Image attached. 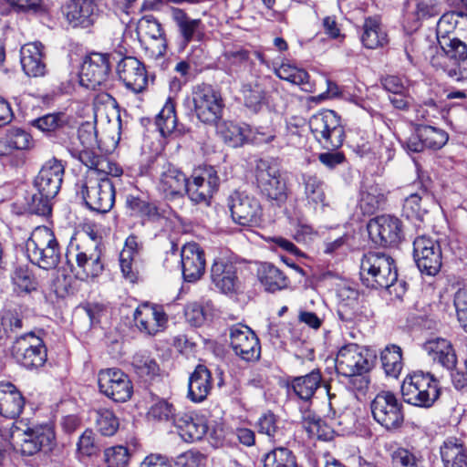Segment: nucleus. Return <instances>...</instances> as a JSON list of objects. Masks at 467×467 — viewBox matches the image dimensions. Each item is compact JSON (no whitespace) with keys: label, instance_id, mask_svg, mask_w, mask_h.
I'll return each mask as SVG.
<instances>
[{"label":"nucleus","instance_id":"obj_1","mask_svg":"<svg viewBox=\"0 0 467 467\" xmlns=\"http://www.w3.org/2000/svg\"><path fill=\"white\" fill-rule=\"evenodd\" d=\"M76 159L88 168L78 193L92 211L106 213L115 203V186L110 177H119L123 170L108 158L90 150L73 152Z\"/></svg>","mask_w":467,"mask_h":467},{"label":"nucleus","instance_id":"obj_2","mask_svg":"<svg viewBox=\"0 0 467 467\" xmlns=\"http://www.w3.org/2000/svg\"><path fill=\"white\" fill-rule=\"evenodd\" d=\"M439 45L441 50L432 56V67L444 71L458 82L467 81V42L457 36L442 38Z\"/></svg>","mask_w":467,"mask_h":467},{"label":"nucleus","instance_id":"obj_3","mask_svg":"<svg viewBox=\"0 0 467 467\" xmlns=\"http://www.w3.org/2000/svg\"><path fill=\"white\" fill-rule=\"evenodd\" d=\"M25 248L29 261L40 268L53 269L60 261L58 242L47 226L36 227L26 240Z\"/></svg>","mask_w":467,"mask_h":467},{"label":"nucleus","instance_id":"obj_4","mask_svg":"<svg viewBox=\"0 0 467 467\" xmlns=\"http://www.w3.org/2000/svg\"><path fill=\"white\" fill-rule=\"evenodd\" d=\"M398 278L394 260L382 253L366 254L360 264V279L367 287L389 288Z\"/></svg>","mask_w":467,"mask_h":467},{"label":"nucleus","instance_id":"obj_5","mask_svg":"<svg viewBox=\"0 0 467 467\" xmlns=\"http://www.w3.org/2000/svg\"><path fill=\"white\" fill-rule=\"evenodd\" d=\"M401 394L404 401L409 404L430 408L440 396L439 384L430 373L413 372L403 379Z\"/></svg>","mask_w":467,"mask_h":467},{"label":"nucleus","instance_id":"obj_6","mask_svg":"<svg viewBox=\"0 0 467 467\" xmlns=\"http://www.w3.org/2000/svg\"><path fill=\"white\" fill-rule=\"evenodd\" d=\"M308 125L316 140L324 148H338L342 145L344 129L335 111L323 110L313 115Z\"/></svg>","mask_w":467,"mask_h":467},{"label":"nucleus","instance_id":"obj_7","mask_svg":"<svg viewBox=\"0 0 467 467\" xmlns=\"http://www.w3.org/2000/svg\"><path fill=\"white\" fill-rule=\"evenodd\" d=\"M231 217L236 224L258 226L263 220V209L257 198L244 192L235 191L227 200Z\"/></svg>","mask_w":467,"mask_h":467},{"label":"nucleus","instance_id":"obj_8","mask_svg":"<svg viewBox=\"0 0 467 467\" xmlns=\"http://www.w3.org/2000/svg\"><path fill=\"white\" fill-rule=\"evenodd\" d=\"M12 355L26 368H37L47 361V348L43 340L34 333L25 334L16 339Z\"/></svg>","mask_w":467,"mask_h":467},{"label":"nucleus","instance_id":"obj_9","mask_svg":"<svg viewBox=\"0 0 467 467\" xmlns=\"http://www.w3.org/2000/svg\"><path fill=\"white\" fill-rule=\"evenodd\" d=\"M413 257L419 270L427 275H437L442 265L440 243L430 236H418L413 242Z\"/></svg>","mask_w":467,"mask_h":467},{"label":"nucleus","instance_id":"obj_10","mask_svg":"<svg viewBox=\"0 0 467 467\" xmlns=\"http://www.w3.org/2000/svg\"><path fill=\"white\" fill-rule=\"evenodd\" d=\"M374 420L387 430L401 426L404 416L402 405L396 396L389 391L379 393L370 404Z\"/></svg>","mask_w":467,"mask_h":467},{"label":"nucleus","instance_id":"obj_11","mask_svg":"<svg viewBox=\"0 0 467 467\" xmlns=\"http://www.w3.org/2000/svg\"><path fill=\"white\" fill-rule=\"evenodd\" d=\"M15 450L22 455L32 456L42 450L50 449L55 433L50 426L27 428L23 432L12 434Z\"/></svg>","mask_w":467,"mask_h":467},{"label":"nucleus","instance_id":"obj_12","mask_svg":"<svg viewBox=\"0 0 467 467\" xmlns=\"http://www.w3.org/2000/svg\"><path fill=\"white\" fill-rule=\"evenodd\" d=\"M196 117L203 123H214L221 118L223 102L221 94L209 85H199L192 92Z\"/></svg>","mask_w":467,"mask_h":467},{"label":"nucleus","instance_id":"obj_13","mask_svg":"<svg viewBox=\"0 0 467 467\" xmlns=\"http://www.w3.org/2000/svg\"><path fill=\"white\" fill-rule=\"evenodd\" d=\"M110 73L109 55L93 52L81 65L79 84L88 89H96L107 82Z\"/></svg>","mask_w":467,"mask_h":467},{"label":"nucleus","instance_id":"obj_14","mask_svg":"<svg viewBox=\"0 0 467 467\" xmlns=\"http://www.w3.org/2000/svg\"><path fill=\"white\" fill-rule=\"evenodd\" d=\"M99 391L116 402H125L131 398L133 386L128 375L119 368H107L98 376Z\"/></svg>","mask_w":467,"mask_h":467},{"label":"nucleus","instance_id":"obj_15","mask_svg":"<svg viewBox=\"0 0 467 467\" xmlns=\"http://www.w3.org/2000/svg\"><path fill=\"white\" fill-rule=\"evenodd\" d=\"M256 182L261 192L267 198L277 202H284L286 199V185L275 162L261 160L257 163Z\"/></svg>","mask_w":467,"mask_h":467},{"label":"nucleus","instance_id":"obj_16","mask_svg":"<svg viewBox=\"0 0 467 467\" xmlns=\"http://www.w3.org/2000/svg\"><path fill=\"white\" fill-rule=\"evenodd\" d=\"M368 231L375 244L385 247L398 244L403 236L401 221L390 214H382L370 220Z\"/></svg>","mask_w":467,"mask_h":467},{"label":"nucleus","instance_id":"obj_17","mask_svg":"<svg viewBox=\"0 0 467 467\" xmlns=\"http://www.w3.org/2000/svg\"><path fill=\"white\" fill-rule=\"evenodd\" d=\"M133 320L140 333L155 336L165 329L168 317L162 306L143 303L135 309Z\"/></svg>","mask_w":467,"mask_h":467},{"label":"nucleus","instance_id":"obj_18","mask_svg":"<svg viewBox=\"0 0 467 467\" xmlns=\"http://www.w3.org/2000/svg\"><path fill=\"white\" fill-rule=\"evenodd\" d=\"M219 177L213 167L204 168L187 179L186 193L195 203L208 202L218 190Z\"/></svg>","mask_w":467,"mask_h":467},{"label":"nucleus","instance_id":"obj_19","mask_svg":"<svg viewBox=\"0 0 467 467\" xmlns=\"http://www.w3.org/2000/svg\"><path fill=\"white\" fill-rule=\"evenodd\" d=\"M231 346L234 353L245 361L260 357V344L254 332L245 325L236 324L230 328Z\"/></svg>","mask_w":467,"mask_h":467},{"label":"nucleus","instance_id":"obj_20","mask_svg":"<svg viewBox=\"0 0 467 467\" xmlns=\"http://www.w3.org/2000/svg\"><path fill=\"white\" fill-rule=\"evenodd\" d=\"M336 369L344 377L362 374L369 369V362L363 354V349L357 344L343 346L336 358Z\"/></svg>","mask_w":467,"mask_h":467},{"label":"nucleus","instance_id":"obj_21","mask_svg":"<svg viewBox=\"0 0 467 467\" xmlns=\"http://www.w3.org/2000/svg\"><path fill=\"white\" fill-rule=\"evenodd\" d=\"M64 173L65 166L61 161H47L35 179L34 183L38 193L47 197H56L61 188Z\"/></svg>","mask_w":467,"mask_h":467},{"label":"nucleus","instance_id":"obj_22","mask_svg":"<svg viewBox=\"0 0 467 467\" xmlns=\"http://www.w3.org/2000/svg\"><path fill=\"white\" fill-rule=\"evenodd\" d=\"M63 14L71 26L87 28L97 20L99 7L95 0H68Z\"/></svg>","mask_w":467,"mask_h":467},{"label":"nucleus","instance_id":"obj_23","mask_svg":"<svg viewBox=\"0 0 467 467\" xmlns=\"http://www.w3.org/2000/svg\"><path fill=\"white\" fill-rule=\"evenodd\" d=\"M186 175L171 163L162 165L157 181V190L163 198L171 200L186 192Z\"/></svg>","mask_w":467,"mask_h":467},{"label":"nucleus","instance_id":"obj_24","mask_svg":"<svg viewBox=\"0 0 467 467\" xmlns=\"http://www.w3.org/2000/svg\"><path fill=\"white\" fill-rule=\"evenodd\" d=\"M119 79L134 93L141 92L147 86L148 78L144 65L136 57H126L117 67Z\"/></svg>","mask_w":467,"mask_h":467},{"label":"nucleus","instance_id":"obj_25","mask_svg":"<svg viewBox=\"0 0 467 467\" xmlns=\"http://www.w3.org/2000/svg\"><path fill=\"white\" fill-rule=\"evenodd\" d=\"M270 78H257L242 85L241 92L244 105L257 113L268 103V88L273 86Z\"/></svg>","mask_w":467,"mask_h":467},{"label":"nucleus","instance_id":"obj_26","mask_svg":"<svg viewBox=\"0 0 467 467\" xmlns=\"http://www.w3.org/2000/svg\"><path fill=\"white\" fill-rule=\"evenodd\" d=\"M182 276L187 282L199 280L205 270L203 251L196 243H188L182 248Z\"/></svg>","mask_w":467,"mask_h":467},{"label":"nucleus","instance_id":"obj_27","mask_svg":"<svg viewBox=\"0 0 467 467\" xmlns=\"http://www.w3.org/2000/svg\"><path fill=\"white\" fill-rule=\"evenodd\" d=\"M387 202V192L379 183L364 182L359 189L357 209L362 215H371L382 209Z\"/></svg>","mask_w":467,"mask_h":467},{"label":"nucleus","instance_id":"obj_28","mask_svg":"<svg viewBox=\"0 0 467 467\" xmlns=\"http://www.w3.org/2000/svg\"><path fill=\"white\" fill-rule=\"evenodd\" d=\"M171 16L175 23L182 36V48L194 40H201L204 35V25L199 18H192L188 14L178 7L171 9Z\"/></svg>","mask_w":467,"mask_h":467},{"label":"nucleus","instance_id":"obj_29","mask_svg":"<svg viewBox=\"0 0 467 467\" xmlns=\"http://www.w3.org/2000/svg\"><path fill=\"white\" fill-rule=\"evenodd\" d=\"M178 434L186 442L200 441L207 432L208 426L203 418L190 413L178 412L174 418Z\"/></svg>","mask_w":467,"mask_h":467},{"label":"nucleus","instance_id":"obj_30","mask_svg":"<svg viewBox=\"0 0 467 467\" xmlns=\"http://www.w3.org/2000/svg\"><path fill=\"white\" fill-rule=\"evenodd\" d=\"M423 349L431 359L439 363L448 370L453 369L457 358L450 340L443 337H433L423 344Z\"/></svg>","mask_w":467,"mask_h":467},{"label":"nucleus","instance_id":"obj_31","mask_svg":"<svg viewBox=\"0 0 467 467\" xmlns=\"http://www.w3.org/2000/svg\"><path fill=\"white\" fill-rule=\"evenodd\" d=\"M20 63L28 77H42L46 73L43 60V46L39 42L27 43L20 49Z\"/></svg>","mask_w":467,"mask_h":467},{"label":"nucleus","instance_id":"obj_32","mask_svg":"<svg viewBox=\"0 0 467 467\" xmlns=\"http://www.w3.org/2000/svg\"><path fill=\"white\" fill-rule=\"evenodd\" d=\"M211 279L222 293H233L238 283L235 266L224 259H215L211 268Z\"/></svg>","mask_w":467,"mask_h":467},{"label":"nucleus","instance_id":"obj_33","mask_svg":"<svg viewBox=\"0 0 467 467\" xmlns=\"http://www.w3.org/2000/svg\"><path fill=\"white\" fill-rule=\"evenodd\" d=\"M100 257L101 251L97 244L91 251L78 252L76 255L78 278L88 281L98 277L104 269Z\"/></svg>","mask_w":467,"mask_h":467},{"label":"nucleus","instance_id":"obj_34","mask_svg":"<svg viewBox=\"0 0 467 467\" xmlns=\"http://www.w3.org/2000/svg\"><path fill=\"white\" fill-rule=\"evenodd\" d=\"M140 36H149L152 39L153 54L156 57L164 56L167 49V40L161 23L152 16H144L137 26Z\"/></svg>","mask_w":467,"mask_h":467},{"label":"nucleus","instance_id":"obj_35","mask_svg":"<svg viewBox=\"0 0 467 467\" xmlns=\"http://www.w3.org/2000/svg\"><path fill=\"white\" fill-rule=\"evenodd\" d=\"M212 386L211 371L205 366L198 365L189 378L187 398L200 403L207 398Z\"/></svg>","mask_w":467,"mask_h":467},{"label":"nucleus","instance_id":"obj_36","mask_svg":"<svg viewBox=\"0 0 467 467\" xmlns=\"http://www.w3.org/2000/svg\"><path fill=\"white\" fill-rule=\"evenodd\" d=\"M25 399L17 388L10 382H0V415L14 419L19 416Z\"/></svg>","mask_w":467,"mask_h":467},{"label":"nucleus","instance_id":"obj_37","mask_svg":"<svg viewBox=\"0 0 467 467\" xmlns=\"http://www.w3.org/2000/svg\"><path fill=\"white\" fill-rule=\"evenodd\" d=\"M434 203V197L426 186L421 187L419 192L410 193L404 201L403 213L408 218L422 220Z\"/></svg>","mask_w":467,"mask_h":467},{"label":"nucleus","instance_id":"obj_38","mask_svg":"<svg viewBox=\"0 0 467 467\" xmlns=\"http://www.w3.org/2000/svg\"><path fill=\"white\" fill-rule=\"evenodd\" d=\"M34 146L32 136L20 128H11L0 138V156L11 154L14 150H27Z\"/></svg>","mask_w":467,"mask_h":467},{"label":"nucleus","instance_id":"obj_39","mask_svg":"<svg viewBox=\"0 0 467 467\" xmlns=\"http://www.w3.org/2000/svg\"><path fill=\"white\" fill-rule=\"evenodd\" d=\"M139 255L137 237L130 235L119 254V266L123 276L133 283L137 279L136 258Z\"/></svg>","mask_w":467,"mask_h":467},{"label":"nucleus","instance_id":"obj_40","mask_svg":"<svg viewBox=\"0 0 467 467\" xmlns=\"http://www.w3.org/2000/svg\"><path fill=\"white\" fill-rule=\"evenodd\" d=\"M362 45L366 48L375 49L388 43V36L381 23L377 17H367L363 24V32L360 36Z\"/></svg>","mask_w":467,"mask_h":467},{"label":"nucleus","instance_id":"obj_41","mask_svg":"<svg viewBox=\"0 0 467 467\" xmlns=\"http://www.w3.org/2000/svg\"><path fill=\"white\" fill-rule=\"evenodd\" d=\"M257 276L265 291L270 293L285 289L289 284L285 274L271 264H262L258 268Z\"/></svg>","mask_w":467,"mask_h":467},{"label":"nucleus","instance_id":"obj_42","mask_svg":"<svg viewBox=\"0 0 467 467\" xmlns=\"http://www.w3.org/2000/svg\"><path fill=\"white\" fill-rule=\"evenodd\" d=\"M443 467H467V451L456 439H448L441 446Z\"/></svg>","mask_w":467,"mask_h":467},{"label":"nucleus","instance_id":"obj_43","mask_svg":"<svg viewBox=\"0 0 467 467\" xmlns=\"http://www.w3.org/2000/svg\"><path fill=\"white\" fill-rule=\"evenodd\" d=\"M274 71L279 78L300 86L304 91H312L313 86L309 82V75L304 68L290 62H283L279 67H275Z\"/></svg>","mask_w":467,"mask_h":467},{"label":"nucleus","instance_id":"obj_44","mask_svg":"<svg viewBox=\"0 0 467 467\" xmlns=\"http://www.w3.org/2000/svg\"><path fill=\"white\" fill-rule=\"evenodd\" d=\"M319 370H312L310 373L296 377L292 380L291 386L296 395L303 400H310L321 383Z\"/></svg>","mask_w":467,"mask_h":467},{"label":"nucleus","instance_id":"obj_45","mask_svg":"<svg viewBox=\"0 0 467 467\" xmlns=\"http://www.w3.org/2000/svg\"><path fill=\"white\" fill-rule=\"evenodd\" d=\"M302 426L310 437L322 441H330L334 437L333 428L310 410L303 412Z\"/></svg>","mask_w":467,"mask_h":467},{"label":"nucleus","instance_id":"obj_46","mask_svg":"<svg viewBox=\"0 0 467 467\" xmlns=\"http://www.w3.org/2000/svg\"><path fill=\"white\" fill-rule=\"evenodd\" d=\"M380 359L385 373L398 378L403 368L401 348L397 345L387 346L380 353Z\"/></svg>","mask_w":467,"mask_h":467},{"label":"nucleus","instance_id":"obj_47","mask_svg":"<svg viewBox=\"0 0 467 467\" xmlns=\"http://www.w3.org/2000/svg\"><path fill=\"white\" fill-rule=\"evenodd\" d=\"M304 194L311 205H325L324 182L317 175L306 173L302 175Z\"/></svg>","mask_w":467,"mask_h":467},{"label":"nucleus","instance_id":"obj_48","mask_svg":"<svg viewBox=\"0 0 467 467\" xmlns=\"http://www.w3.org/2000/svg\"><path fill=\"white\" fill-rule=\"evenodd\" d=\"M156 125L162 137L171 134L181 133L177 127V118L175 113V105L169 99L156 118Z\"/></svg>","mask_w":467,"mask_h":467},{"label":"nucleus","instance_id":"obj_49","mask_svg":"<svg viewBox=\"0 0 467 467\" xmlns=\"http://www.w3.org/2000/svg\"><path fill=\"white\" fill-rule=\"evenodd\" d=\"M14 291L17 295H26L36 291L38 282L33 273L25 266H18L12 275Z\"/></svg>","mask_w":467,"mask_h":467},{"label":"nucleus","instance_id":"obj_50","mask_svg":"<svg viewBox=\"0 0 467 467\" xmlns=\"http://www.w3.org/2000/svg\"><path fill=\"white\" fill-rule=\"evenodd\" d=\"M217 132L223 140L231 147H239L245 140V130L233 121H223L217 126Z\"/></svg>","mask_w":467,"mask_h":467},{"label":"nucleus","instance_id":"obj_51","mask_svg":"<svg viewBox=\"0 0 467 467\" xmlns=\"http://www.w3.org/2000/svg\"><path fill=\"white\" fill-rule=\"evenodd\" d=\"M264 467H297L292 451L284 447L274 449L265 454Z\"/></svg>","mask_w":467,"mask_h":467},{"label":"nucleus","instance_id":"obj_52","mask_svg":"<svg viewBox=\"0 0 467 467\" xmlns=\"http://www.w3.org/2000/svg\"><path fill=\"white\" fill-rule=\"evenodd\" d=\"M420 137L423 139V143L427 149L440 150L442 148L449 140L448 133L439 128L430 125H420Z\"/></svg>","mask_w":467,"mask_h":467},{"label":"nucleus","instance_id":"obj_53","mask_svg":"<svg viewBox=\"0 0 467 467\" xmlns=\"http://www.w3.org/2000/svg\"><path fill=\"white\" fill-rule=\"evenodd\" d=\"M132 366L141 378H152L159 373V365L147 352L136 353L132 358Z\"/></svg>","mask_w":467,"mask_h":467},{"label":"nucleus","instance_id":"obj_54","mask_svg":"<svg viewBox=\"0 0 467 467\" xmlns=\"http://www.w3.org/2000/svg\"><path fill=\"white\" fill-rule=\"evenodd\" d=\"M257 428L259 433L265 434L273 441H279L284 436L279 420L272 412L265 413L259 418Z\"/></svg>","mask_w":467,"mask_h":467},{"label":"nucleus","instance_id":"obj_55","mask_svg":"<svg viewBox=\"0 0 467 467\" xmlns=\"http://www.w3.org/2000/svg\"><path fill=\"white\" fill-rule=\"evenodd\" d=\"M460 16L461 14L457 12H448L442 15L437 23L438 43L442 38L457 36L455 29Z\"/></svg>","mask_w":467,"mask_h":467},{"label":"nucleus","instance_id":"obj_56","mask_svg":"<svg viewBox=\"0 0 467 467\" xmlns=\"http://www.w3.org/2000/svg\"><path fill=\"white\" fill-rule=\"evenodd\" d=\"M78 139L82 145V149L74 148L70 150L71 155L76 158L73 154L75 151L90 150L97 154L93 147L97 145V133L93 123L85 122L80 125L78 130Z\"/></svg>","mask_w":467,"mask_h":467},{"label":"nucleus","instance_id":"obj_57","mask_svg":"<svg viewBox=\"0 0 467 467\" xmlns=\"http://www.w3.org/2000/svg\"><path fill=\"white\" fill-rule=\"evenodd\" d=\"M66 123L63 113H51L32 120L31 124L44 133H50L61 128Z\"/></svg>","mask_w":467,"mask_h":467},{"label":"nucleus","instance_id":"obj_58","mask_svg":"<svg viewBox=\"0 0 467 467\" xmlns=\"http://www.w3.org/2000/svg\"><path fill=\"white\" fill-rule=\"evenodd\" d=\"M96 423L99 431L104 436H112L119 428V420L107 409L97 411Z\"/></svg>","mask_w":467,"mask_h":467},{"label":"nucleus","instance_id":"obj_59","mask_svg":"<svg viewBox=\"0 0 467 467\" xmlns=\"http://www.w3.org/2000/svg\"><path fill=\"white\" fill-rule=\"evenodd\" d=\"M360 151L362 153L371 152L378 155L380 159L391 160L394 155L393 143L391 140L379 136L375 138L373 146L367 147L365 144L361 145Z\"/></svg>","mask_w":467,"mask_h":467},{"label":"nucleus","instance_id":"obj_60","mask_svg":"<svg viewBox=\"0 0 467 467\" xmlns=\"http://www.w3.org/2000/svg\"><path fill=\"white\" fill-rule=\"evenodd\" d=\"M453 305L457 319L465 332H467V284L459 287L453 296Z\"/></svg>","mask_w":467,"mask_h":467},{"label":"nucleus","instance_id":"obj_61","mask_svg":"<svg viewBox=\"0 0 467 467\" xmlns=\"http://www.w3.org/2000/svg\"><path fill=\"white\" fill-rule=\"evenodd\" d=\"M177 414L173 405L165 400H158L149 410L150 417L160 421H172L173 424Z\"/></svg>","mask_w":467,"mask_h":467},{"label":"nucleus","instance_id":"obj_62","mask_svg":"<svg viewBox=\"0 0 467 467\" xmlns=\"http://www.w3.org/2000/svg\"><path fill=\"white\" fill-rule=\"evenodd\" d=\"M104 455L108 467H127L129 463V451L124 446L108 448Z\"/></svg>","mask_w":467,"mask_h":467},{"label":"nucleus","instance_id":"obj_63","mask_svg":"<svg viewBox=\"0 0 467 467\" xmlns=\"http://www.w3.org/2000/svg\"><path fill=\"white\" fill-rule=\"evenodd\" d=\"M441 5L438 0H417L414 18L416 21L427 19L439 15Z\"/></svg>","mask_w":467,"mask_h":467},{"label":"nucleus","instance_id":"obj_64","mask_svg":"<svg viewBox=\"0 0 467 467\" xmlns=\"http://www.w3.org/2000/svg\"><path fill=\"white\" fill-rule=\"evenodd\" d=\"M392 467H418L419 459L410 450L398 448L391 455Z\"/></svg>","mask_w":467,"mask_h":467}]
</instances>
